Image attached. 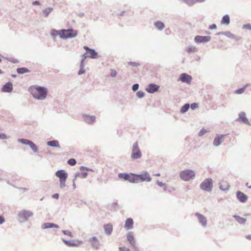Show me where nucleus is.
Instances as JSON below:
<instances>
[{
    "mask_svg": "<svg viewBox=\"0 0 251 251\" xmlns=\"http://www.w3.org/2000/svg\"><path fill=\"white\" fill-rule=\"evenodd\" d=\"M29 91L32 96L38 100H45L48 94L47 88L38 85H34L30 87Z\"/></svg>",
    "mask_w": 251,
    "mask_h": 251,
    "instance_id": "1",
    "label": "nucleus"
},
{
    "mask_svg": "<svg viewBox=\"0 0 251 251\" xmlns=\"http://www.w3.org/2000/svg\"><path fill=\"white\" fill-rule=\"evenodd\" d=\"M195 176V171L191 169H185L181 171L179 173L180 178L185 181H189L194 179Z\"/></svg>",
    "mask_w": 251,
    "mask_h": 251,
    "instance_id": "2",
    "label": "nucleus"
},
{
    "mask_svg": "<svg viewBox=\"0 0 251 251\" xmlns=\"http://www.w3.org/2000/svg\"><path fill=\"white\" fill-rule=\"evenodd\" d=\"M55 176L59 179L60 188H64L66 186V181L68 178V174L64 170H59L56 172Z\"/></svg>",
    "mask_w": 251,
    "mask_h": 251,
    "instance_id": "3",
    "label": "nucleus"
},
{
    "mask_svg": "<svg viewBox=\"0 0 251 251\" xmlns=\"http://www.w3.org/2000/svg\"><path fill=\"white\" fill-rule=\"evenodd\" d=\"M136 174L133 173H121L118 174V177L121 179L128 181L132 183H137L138 180L136 178Z\"/></svg>",
    "mask_w": 251,
    "mask_h": 251,
    "instance_id": "4",
    "label": "nucleus"
},
{
    "mask_svg": "<svg viewBox=\"0 0 251 251\" xmlns=\"http://www.w3.org/2000/svg\"><path fill=\"white\" fill-rule=\"evenodd\" d=\"M130 157L133 160L140 159L142 157V152L139 148L137 142L133 144Z\"/></svg>",
    "mask_w": 251,
    "mask_h": 251,
    "instance_id": "5",
    "label": "nucleus"
},
{
    "mask_svg": "<svg viewBox=\"0 0 251 251\" xmlns=\"http://www.w3.org/2000/svg\"><path fill=\"white\" fill-rule=\"evenodd\" d=\"M200 188L203 191L210 192L213 188V180L211 178H207L200 184Z\"/></svg>",
    "mask_w": 251,
    "mask_h": 251,
    "instance_id": "6",
    "label": "nucleus"
},
{
    "mask_svg": "<svg viewBox=\"0 0 251 251\" xmlns=\"http://www.w3.org/2000/svg\"><path fill=\"white\" fill-rule=\"evenodd\" d=\"M33 216V213L29 210H22L18 213V217L22 219L21 222H27L30 217Z\"/></svg>",
    "mask_w": 251,
    "mask_h": 251,
    "instance_id": "7",
    "label": "nucleus"
},
{
    "mask_svg": "<svg viewBox=\"0 0 251 251\" xmlns=\"http://www.w3.org/2000/svg\"><path fill=\"white\" fill-rule=\"evenodd\" d=\"M136 178L138 180V183L139 182H150L152 178L149 173L147 171H143L140 174H136Z\"/></svg>",
    "mask_w": 251,
    "mask_h": 251,
    "instance_id": "8",
    "label": "nucleus"
},
{
    "mask_svg": "<svg viewBox=\"0 0 251 251\" xmlns=\"http://www.w3.org/2000/svg\"><path fill=\"white\" fill-rule=\"evenodd\" d=\"M18 141L24 145H28L34 152H38V148L37 146L31 141L25 138H21L18 140Z\"/></svg>",
    "mask_w": 251,
    "mask_h": 251,
    "instance_id": "9",
    "label": "nucleus"
},
{
    "mask_svg": "<svg viewBox=\"0 0 251 251\" xmlns=\"http://www.w3.org/2000/svg\"><path fill=\"white\" fill-rule=\"evenodd\" d=\"M211 39L209 36L197 35L194 38V41L197 44L205 43L210 41Z\"/></svg>",
    "mask_w": 251,
    "mask_h": 251,
    "instance_id": "10",
    "label": "nucleus"
},
{
    "mask_svg": "<svg viewBox=\"0 0 251 251\" xmlns=\"http://www.w3.org/2000/svg\"><path fill=\"white\" fill-rule=\"evenodd\" d=\"M195 215L197 217L199 223L202 227H206L207 224V221L206 217L199 212H196Z\"/></svg>",
    "mask_w": 251,
    "mask_h": 251,
    "instance_id": "11",
    "label": "nucleus"
},
{
    "mask_svg": "<svg viewBox=\"0 0 251 251\" xmlns=\"http://www.w3.org/2000/svg\"><path fill=\"white\" fill-rule=\"evenodd\" d=\"M66 31L62 32L61 35H60V38L63 39H67L69 38H72L75 37L77 33L76 31H72V32H68V30L65 29Z\"/></svg>",
    "mask_w": 251,
    "mask_h": 251,
    "instance_id": "12",
    "label": "nucleus"
},
{
    "mask_svg": "<svg viewBox=\"0 0 251 251\" xmlns=\"http://www.w3.org/2000/svg\"><path fill=\"white\" fill-rule=\"evenodd\" d=\"M226 135L225 134H216L213 141V145L215 147L219 146L224 142Z\"/></svg>",
    "mask_w": 251,
    "mask_h": 251,
    "instance_id": "13",
    "label": "nucleus"
},
{
    "mask_svg": "<svg viewBox=\"0 0 251 251\" xmlns=\"http://www.w3.org/2000/svg\"><path fill=\"white\" fill-rule=\"evenodd\" d=\"M160 88V86L154 83L149 84L146 88V90L150 94H153L157 92Z\"/></svg>",
    "mask_w": 251,
    "mask_h": 251,
    "instance_id": "14",
    "label": "nucleus"
},
{
    "mask_svg": "<svg viewBox=\"0 0 251 251\" xmlns=\"http://www.w3.org/2000/svg\"><path fill=\"white\" fill-rule=\"evenodd\" d=\"M88 241L91 243L93 248L96 250H99L100 245L99 239L95 236L90 238Z\"/></svg>",
    "mask_w": 251,
    "mask_h": 251,
    "instance_id": "15",
    "label": "nucleus"
},
{
    "mask_svg": "<svg viewBox=\"0 0 251 251\" xmlns=\"http://www.w3.org/2000/svg\"><path fill=\"white\" fill-rule=\"evenodd\" d=\"M82 117L85 122L88 124H93L96 122V117L95 116L83 114Z\"/></svg>",
    "mask_w": 251,
    "mask_h": 251,
    "instance_id": "16",
    "label": "nucleus"
},
{
    "mask_svg": "<svg viewBox=\"0 0 251 251\" xmlns=\"http://www.w3.org/2000/svg\"><path fill=\"white\" fill-rule=\"evenodd\" d=\"M179 79L182 82L190 83L192 80V77L187 74L183 73L180 75Z\"/></svg>",
    "mask_w": 251,
    "mask_h": 251,
    "instance_id": "17",
    "label": "nucleus"
},
{
    "mask_svg": "<svg viewBox=\"0 0 251 251\" xmlns=\"http://www.w3.org/2000/svg\"><path fill=\"white\" fill-rule=\"evenodd\" d=\"M236 197L237 199L242 203L246 202L248 200V196L240 191H238L236 192Z\"/></svg>",
    "mask_w": 251,
    "mask_h": 251,
    "instance_id": "18",
    "label": "nucleus"
},
{
    "mask_svg": "<svg viewBox=\"0 0 251 251\" xmlns=\"http://www.w3.org/2000/svg\"><path fill=\"white\" fill-rule=\"evenodd\" d=\"M13 90L12 83L9 81L6 83L1 88V91L3 92L10 93Z\"/></svg>",
    "mask_w": 251,
    "mask_h": 251,
    "instance_id": "19",
    "label": "nucleus"
},
{
    "mask_svg": "<svg viewBox=\"0 0 251 251\" xmlns=\"http://www.w3.org/2000/svg\"><path fill=\"white\" fill-rule=\"evenodd\" d=\"M238 121H241L243 123L248 125H251V123L248 121V119L246 117V113L244 112H241L239 114V118L238 119Z\"/></svg>",
    "mask_w": 251,
    "mask_h": 251,
    "instance_id": "20",
    "label": "nucleus"
},
{
    "mask_svg": "<svg viewBox=\"0 0 251 251\" xmlns=\"http://www.w3.org/2000/svg\"><path fill=\"white\" fill-rule=\"evenodd\" d=\"M133 220L130 218H127L126 222L124 226V227L127 230L132 229L133 227Z\"/></svg>",
    "mask_w": 251,
    "mask_h": 251,
    "instance_id": "21",
    "label": "nucleus"
},
{
    "mask_svg": "<svg viewBox=\"0 0 251 251\" xmlns=\"http://www.w3.org/2000/svg\"><path fill=\"white\" fill-rule=\"evenodd\" d=\"M126 236L127 239L129 242L130 244L133 247L135 246V241L133 232L131 231L128 232L126 234Z\"/></svg>",
    "mask_w": 251,
    "mask_h": 251,
    "instance_id": "22",
    "label": "nucleus"
},
{
    "mask_svg": "<svg viewBox=\"0 0 251 251\" xmlns=\"http://www.w3.org/2000/svg\"><path fill=\"white\" fill-rule=\"evenodd\" d=\"M104 230L105 234L107 235H110L113 230V226L111 224L108 223L104 226Z\"/></svg>",
    "mask_w": 251,
    "mask_h": 251,
    "instance_id": "23",
    "label": "nucleus"
},
{
    "mask_svg": "<svg viewBox=\"0 0 251 251\" xmlns=\"http://www.w3.org/2000/svg\"><path fill=\"white\" fill-rule=\"evenodd\" d=\"M86 53L88 54L87 56L91 58L95 59L98 57V52L93 49H91L89 51H87Z\"/></svg>",
    "mask_w": 251,
    "mask_h": 251,
    "instance_id": "24",
    "label": "nucleus"
},
{
    "mask_svg": "<svg viewBox=\"0 0 251 251\" xmlns=\"http://www.w3.org/2000/svg\"><path fill=\"white\" fill-rule=\"evenodd\" d=\"M230 23V17L228 14L224 15L221 21V24L222 25H228Z\"/></svg>",
    "mask_w": 251,
    "mask_h": 251,
    "instance_id": "25",
    "label": "nucleus"
},
{
    "mask_svg": "<svg viewBox=\"0 0 251 251\" xmlns=\"http://www.w3.org/2000/svg\"><path fill=\"white\" fill-rule=\"evenodd\" d=\"M47 144L48 146L51 147L60 148L59 142L56 140L48 141Z\"/></svg>",
    "mask_w": 251,
    "mask_h": 251,
    "instance_id": "26",
    "label": "nucleus"
},
{
    "mask_svg": "<svg viewBox=\"0 0 251 251\" xmlns=\"http://www.w3.org/2000/svg\"><path fill=\"white\" fill-rule=\"evenodd\" d=\"M233 217L235 219V220L240 224L244 225L246 222V219L241 217L239 216L234 215L233 216Z\"/></svg>",
    "mask_w": 251,
    "mask_h": 251,
    "instance_id": "27",
    "label": "nucleus"
},
{
    "mask_svg": "<svg viewBox=\"0 0 251 251\" xmlns=\"http://www.w3.org/2000/svg\"><path fill=\"white\" fill-rule=\"evenodd\" d=\"M65 31H66V30H65L64 29H61L60 31L57 30L55 29H52L51 30L50 34H51V36L52 37H55L56 35H59V37H60V35H61L62 32H65Z\"/></svg>",
    "mask_w": 251,
    "mask_h": 251,
    "instance_id": "28",
    "label": "nucleus"
},
{
    "mask_svg": "<svg viewBox=\"0 0 251 251\" xmlns=\"http://www.w3.org/2000/svg\"><path fill=\"white\" fill-rule=\"evenodd\" d=\"M155 27L159 30H162L165 27L164 24L161 21H156L154 23Z\"/></svg>",
    "mask_w": 251,
    "mask_h": 251,
    "instance_id": "29",
    "label": "nucleus"
},
{
    "mask_svg": "<svg viewBox=\"0 0 251 251\" xmlns=\"http://www.w3.org/2000/svg\"><path fill=\"white\" fill-rule=\"evenodd\" d=\"M229 185L226 181H223L220 185V189L223 191H226L229 188Z\"/></svg>",
    "mask_w": 251,
    "mask_h": 251,
    "instance_id": "30",
    "label": "nucleus"
},
{
    "mask_svg": "<svg viewBox=\"0 0 251 251\" xmlns=\"http://www.w3.org/2000/svg\"><path fill=\"white\" fill-rule=\"evenodd\" d=\"M17 72L19 74H24L30 72L28 69L25 67L18 68L17 69Z\"/></svg>",
    "mask_w": 251,
    "mask_h": 251,
    "instance_id": "31",
    "label": "nucleus"
},
{
    "mask_svg": "<svg viewBox=\"0 0 251 251\" xmlns=\"http://www.w3.org/2000/svg\"><path fill=\"white\" fill-rule=\"evenodd\" d=\"M52 10L53 8L52 7H48L43 10V16L44 17H47Z\"/></svg>",
    "mask_w": 251,
    "mask_h": 251,
    "instance_id": "32",
    "label": "nucleus"
},
{
    "mask_svg": "<svg viewBox=\"0 0 251 251\" xmlns=\"http://www.w3.org/2000/svg\"><path fill=\"white\" fill-rule=\"evenodd\" d=\"M190 104L189 103H185L184 105H183L180 110V112L181 114H184L186 113L190 108Z\"/></svg>",
    "mask_w": 251,
    "mask_h": 251,
    "instance_id": "33",
    "label": "nucleus"
},
{
    "mask_svg": "<svg viewBox=\"0 0 251 251\" xmlns=\"http://www.w3.org/2000/svg\"><path fill=\"white\" fill-rule=\"evenodd\" d=\"M249 85V84H246V85H245L243 87L240 88H239L238 89H237L235 91V93L237 94H242V93H243L245 90V89H246V88Z\"/></svg>",
    "mask_w": 251,
    "mask_h": 251,
    "instance_id": "34",
    "label": "nucleus"
},
{
    "mask_svg": "<svg viewBox=\"0 0 251 251\" xmlns=\"http://www.w3.org/2000/svg\"><path fill=\"white\" fill-rule=\"evenodd\" d=\"M52 223H45L42 225L41 228L43 229L52 228Z\"/></svg>",
    "mask_w": 251,
    "mask_h": 251,
    "instance_id": "35",
    "label": "nucleus"
},
{
    "mask_svg": "<svg viewBox=\"0 0 251 251\" xmlns=\"http://www.w3.org/2000/svg\"><path fill=\"white\" fill-rule=\"evenodd\" d=\"M186 50L188 52H196L198 51L196 47L192 46H189Z\"/></svg>",
    "mask_w": 251,
    "mask_h": 251,
    "instance_id": "36",
    "label": "nucleus"
},
{
    "mask_svg": "<svg viewBox=\"0 0 251 251\" xmlns=\"http://www.w3.org/2000/svg\"><path fill=\"white\" fill-rule=\"evenodd\" d=\"M85 72V70L84 69V64H80V69L78 72V75H81L83 74Z\"/></svg>",
    "mask_w": 251,
    "mask_h": 251,
    "instance_id": "37",
    "label": "nucleus"
},
{
    "mask_svg": "<svg viewBox=\"0 0 251 251\" xmlns=\"http://www.w3.org/2000/svg\"><path fill=\"white\" fill-rule=\"evenodd\" d=\"M224 35L230 39L235 38V35L228 31H225Z\"/></svg>",
    "mask_w": 251,
    "mask_h": 251,
    "instance_id": "38",
    "label": "nucleus"
},
{
    "mask_svg": "<svg viewBox=\"0 0 251 251\" xmlns=\"http://www.w3.org/2000/svg\"><path fill=\"white\" fill-rule=\"evenodd\" d=\"M67 163L71 166H75L76 164V161L74 158H70L68 160Z\"/></svg>",
    "mask_w": 251,
    "mask_h": 251,
    "instance_id": "39",
    "label": "nucleus"
},
{
    "mask_svg": "<svg viewBox=\"0 0 251 251\" xmlns=\"http://www.w3.org/2000/svg\"><path fill=\"white\" fill-rule=\"evenodd\" d=\"M145 93L142 91H138L136 93V96L139 99L144 98L145 97Z\"/></svg>",
    "mask_w": 251,
    "mask_h": 251,
    "instance_id": "40",
    "label": "nucleus"
},
{
    "mask_svg": "<svg viewBox=\"0 0 251 251\" xmlns=\"http://www.w3.org/2000/svg\"><path fill=\"white\" fill-rule=\"evenodd\" d=\"M127 64L129 65L132 66L134 67H138L140 65V64L139 63L132 61L128 62Z\"/></svg>",
    "mask_w": 251,
    "mask_h": 251,
    "instance_id": "41",
    "label": "nucleus"
},
{
    "mask_svg": "<svg viewBox=\"0 0 251 251\" xmlns=\"http://www.w3.org/2000/svg\"><path fill=\"white\" fill-rule=\"evenodd\" d=\"M67 246L68 247H76L78 246V245H77V244H76L71 240H69Z\"/></svg>",
    "mask_w": 251,
    "mask_h": 251,
    "instance_id": "42",
    "label": "nucleus"
},
{
    "mask_svg": "<svg viewBox=\"0 0 251 251\" xmlns=\"http://www.w3.org/2000/svg\"><path fill=\"white\" fill-rule=\"evenodd\" d=\"M86 54H87V53L86 52H85L84 54H83L81 56V59L80 63H81L82 64H84L85 60L86 59V58L87 57H88V56H87V55H86Z\"/></svg>",
    "mask_w": 251,
    "mask_h": 251,
    "instance_id": "43",
    "label": "nucleus"
},
{
    "mask_svg": "<svg viewBox=\"0 0 251 251\" xmlns=\"http://www.w3.org/2000/svg\"><path fill=\"white\" fill-rule=\"evenodd\" d=\"M62 231L65 235H67L71 237H73V234L70 231L67 230H63Z\"/></svg>",
    "mask_w": 251,
    "mask_h": 251,
    "instance_id": "44",
    "label": "nucleus"
},
{
    "mask_svg": "<svg viewBox=\"0 0 251 251\" xmlns=\"http://www.w3.org/2000/svg\"><path fill=\"white\" fill-rule=\"evenodd\" d=\"M9 137L7 136L5 133H0V139H8Z\"/></svg>",
    "mask_w": 251,
    "mask_h": 251,
    "instance_id": "45",
    "label": "nucleus"
},
{
    "mask_svg": "<svg viewBox=\"0 0 251 251\" xmlns=\"http://www.w3.org/2000/svg\"><path fill=\"white\" fill-rule=\"evenodd\" d=\"M207 132V130L204 128H202L199 131L198 135L199 136H202Z\"/></svg>",
    "mask_w": 251,
    "mask_h": 251,
    "instance_id": "46",
    "label": "nucleus"
},
{
    "mask_svg": "<svg viewBox=\"0 0 251 251\" xmlns=\"http://www.w3.org/2000/svg\"><path fill=\"white\" fill-rule=\"evenodd\" d=\"M242 28L243 29H248V30L251 31V24H246L243 25Z\"/></svg>",
    "mask_w": 251,
    "mask_h": 251,
    "instance_id": "47",
    "label": "nucleus"
},
{
    "mask_svg": "<svg viewBox=\"0 0 251 251\" xmlns=\"http://www.w3.org/2000/svg\"><path fill=\"white\" fill-rule=\"evenodd\" d=\"M80 171H91V172L94 171L92 169L89 168L85 167V166H81L80 167Z\"/></svg>",
    "mask_w": 251,
    "mask_h": 251,
    "instance_id": "48",
    "label": "nucleus"
},
{
    "mask_svg": "<svg viewBox=\"0 0 251 251\" xmlns=\"http://www.w3.org/2000/svg\"><path fill=\"white\" fill-rule=\"evenodd\" d=\"M139 85L138 83L134 84L132 86L133 91L135 92L139 89Z\"/></svg>",
    "mask_w": 251,
    "mask_h": 251,
    "instance_id": "49",
    "label": "nucleus"
},
{
    "mask_svg": "<svg viewBox=\"0 0 251 251\" xmlns=\"http://www.w3.org/2000/svg\"><path fill=\"white\" fill-rule=\"evenodd\" d=\"M190 105V107H191V108L192 110H195L198 107V104L196 102L193 103Z\"/></svg>",
    "mask_w": 251,
    "mask_h": 251,
    "instance_id": "50",
    "label": "nucleus"
},
{
    "mask_svg": "<svg viewBox=\"0 0 251 251\" xmlns=\"http://www.w3.org/2000/svg\"><path fill=\"white\" fill-rule=\"evenodd\" d=\"M7 60H8L9 61L13 63H17L19 62V61L17 59L14 58H12V57L7 58Z\"/></svg>",
    "mask_w": 251,
    "mask_h": 251,
    "instance_id": "51",
    "label": "nucleus"
},
{
    "mask_svg": "<svg viewBox=\"0 0 251 251\" xmlns=\"http://www.w3.org/2000/svg\"><path fill=\"white\" fill-rule=\"evenodd\" d=\"M110 76L112 77H115L117 74V72L113 69L110 70Z\"/></svg>",
    "mask_w": 251,
    "mask_h": 251,
    "instance_id": "52",
    "label": "nucleus"
},
{
    "mask_svg": "<svg viewBox=\"0 0 251 251\" xmlns=\"http://www.w3.org/2000/svg\"><path fill=\"white\" fill-rule=\"evenodd\" d=\"M217 28V25L216 24H213L211 25H210L209 27H208V29L209 30H213V29H215Z\"/></svg>",
    "mask_w": 251,
    "mask_h": 251,
    "instance_id": "53",
    "label": "nucleus"
},
{
    "mask_svg": "<svg viewBox=\"0 0 251 251\" xmlns=\"http://www.w3.org/2000/svg\"><path fill=\"white\" fill-rule=\"evenodd\" d=\"M80 176L81 178H85L88 176V173L87 172H83L80 173Z\"/></svg>",
    "mask_w": 251,
    "mask_h": 251,
    "instance_id": "54",
    "label": "nucleus"
},
{
    "mask_svg": "<svg viewBox=\"0 0 251 251\" xmlns=\"http://www.w3.org/2000/svg\"><path fill=\"white\" fill-rule=\"evenodd\" d=\"M156 184L160 187H163L165 185V183H164L162 182L159 181V180L156 181Z\"/></svg>",
    "mask_w": 251,
    "mask_h": 251,
    "instance_id": "55",
    "label": "nucleus"
},
{
    "mask_svg": "<svg viewBox=\"0 0 251 251\" xmlns=\"http://www.w3.org/2000/svg\"><path fill=\"white\" fill-rule=\"evenodd\" d=\"M119 251H131L129 249L124 247H119Z\"/></svg>",
    "mask_w": 251,
    "mask_h": 251,
    "instance_id": "56",
    "label": "nucleus"
},
{
    "mask_svg": "<svg viewBox=\"0 0 251 251\" xmlns=\"http://www.w3.org/2000/svg\"><path fill=\"white\" fill-rule=\"evenodd\" d=\"M205 0H193V5L197 2H204Z\"/></svg>",
    "mask_w": 251,
    "mask_h": 251,
    "instance_id": "57",
    "label": "nucleus"
},
{
    "mask_svg": "<svg viewBox=\"0 0 251 251\" xmlns=\"http://www.w3.org/2000/svg\"><path fill=\"white\" fill-rule=\"evenodd\" d=\"M52 198L56 199H58L59 197V195L58 193L54 194L52 195Z\"/></svg>",
    "mask_w": 251,
    "mask_h": 251,
    "instance_id": "58",
    "label": "nucleus"
},
{
    "mask_svg": "<svg viewBox=\"0 0 251 251\" xmlns=\"http://www.w3.org/2000/svg\"><path fill=\"white\" fill-rule=\"evenodd\" d=\"M5 222L4 218L3 217L0 216V225H2Z\"/></svg>",
    "mask_w": 251,
    "mask_h": 251,
    "instance_id": "59",
    "label": "nucleus"
},
{
    "mask_svg": "<svg viewBox=\"0 0 251 251\" xmlns=\"http://www.w3.org/2000/svg\"><path fill=\"white\" fill-rule=\"evenodd\" d=\"M32 5H40V3L38 1H34L32 2Z\"/></svg>",
    "mask_w": 251,
    "mask_h": 251,
    "instance_id": "60",
    "label": "nucleus"
},
{
    "mask_svg": "<svg viewBox=\"0 0 251 251\" xmlns=\"http://www.w3.org/2000/svg\"><path fill=\"white\" fill-rule=\"evenodd\" d=\"M225 31H222L218 32L216 34V35H224Z\"/></svg>",
    "mask_w": 251,
    "mask_h": 251,
    "instance_id": "61",
    "label": "nucleus"
},
{
    "mask_svg": "<svg viewBox=\"0 0 251 251\" xmlns=\"http://www.w3.org/2000/svg\"><path fill=\"white\" fill-rule=\"evenodd\" d=\"M52 228H59V226L58 225H56V224H55L54 223H52Z\"/></svg>",
    "mask_w": 251,
    "mask_h": 251,
    "instance_id": "62",
    "label": "nucleus"
},
{
    "mask_svg": "<svg viewBox=\"0 0 251 251\" xmlns=\"http://www.w3.org/2000/svg\"><path fill=\"white\" fill-rule=\"evenodd\" d=\"M74 176H75L76 178L78 177L81 176L80 173L78 172V173H75Z\"/></svg>",
    "mask_w": 251,
    "mask_h": 251,
    "instance_id": "63",
    "label": "nucleus"
},
{
    "mask_svg": "<svg viewBox=\"0 0 251 251\" xmlns=\"http://www.w3.org/2000/svg\"><path fill=\"white\" fill-rule=\"evenodd\" d=\"M246 238L249 240H251V234L247 235Z\"/></svg>",
    "mask_w": 251,
    "mask_h": 251,
    "instance_id": "64",
    "label": "nucleus"
}]
</instances>
